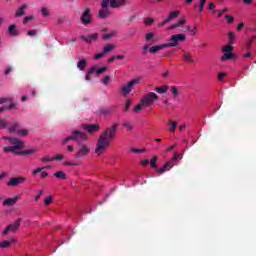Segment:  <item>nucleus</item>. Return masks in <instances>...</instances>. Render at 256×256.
<instances>
[{
  "mask_svg": "<svg viewBox=\"0 0 256 256\" xmlns=\"http://www.w3.org/2000/svg\"><path fill=\"white\" fill-rule=\"evenodd\" d=\"M117 131H119V123H114L104 130L96 144L95 153L97 155H101L111 145L112 139L117 137Z\"/></svg>",
  "mask_w": 256,
  "mask_h": 256,
  "instance_id": "1",
  "label": "nucleus"
},
{
  "mask_svg": "<svg viewBox=\"0 0 256 256\" xmlns=\"http://www.w3.org/2000/svg\"><path fill=\"white\" fill-rule=\"evenodd\" d=\"M88 138L89 137L87 134H85V132L74 130L72 131L71 136H68L62 140V145H67L69 141H87Z\"/></svg>",
  "mask_w": 256,
  "mask_h": 256,
  "instance_id": "2",
  "label": "nucleus"
},
{
  "mask_svg": "<svg viewBox=\"0 0 256 256\" xmlns=\"http://www.w3.org/2000/svg\"><path fill=\"white\" fill-rule=\"evenodd\" d=\"M10 145L12 146H5L3 148L4 153H14L17 155V152L19 149H23V141L19 140V138H12L10 139Z\"/></svg>",
  "mask_w": 256,
  "mask_h": 256,
  "instance_id": "3",
  "label": "nucleus"
},
{
  "mask_svg": "<svg viewBox=\"0 0 256 256\" xmlns=\"http://www.w3.org/2000/svg\"><path fill=\"white\" fill-rule=\"evenodd\" d=\"M141 101L144 107H151V105H154L155 101H159V95L155 92H149L141 98Z\"/></svg>",
  "mask_w": 256,
  "mask_h": 256,
  "instance_id": "4",
  "label": "nucleus"
},
{
  "mask_svg": "<svg viewBox=\"0 0 256 256\" xmlns=\"http://www.w3.org/2000/svg\"><path fill=\"white\" fill-rule=\"evenodd\" d=\"M140 83L141 78H134L121 88V92L123 95H129V93L133 91V87H135V85H139Z\"/></svg>",
  "mask_w": 256,
  "mask_h": 256,
  "instance_id": "5",
  "label": "nucleus"
},
{
  "mask_svg": "<svg viewBox=\"0 0 256 256\" xmlns=\"http://www.w3.org/2000/svg\"><path fill=\"white\" fill-rule=\"evenodd\" d=\"M179 41L183 42L186 41L185 34H175L172 35L170 38V42L166 43V47H177L179 45Z\"/></svg>",
  "mask_w": 256,
  "mask_h": 256,
  "instance_id": "6",
  "label": "nucleus"
},
{
  "mask_svg": "<svg viewBox=\"0 0 256 256\" xmlns=\"http://www.w3.org/2000/svg\"><path fill=\"white\" fill-rule=\"evenodd\" d=\"M88 153H91V148L85 144H79L78 150L75 154L76 159H83Z\"/></svg>",
  "mask_w": 256,
  "mask_h": 256,
  "instance_id": "7",
  "label": "nucleus"
},
{
  "mask_svg": "<svg viewBox=\"0 0 256 256\" xmlns=\"http://www.w3.org/2000/svg\"><path fill=\"white\" fill-rule=\"evenodd\" d=\"M222 51H224V54L221 57V61H229V59H233V46H224Z\"/></svg>",
  "mask_w": 256,
  "mask_h": 256,
  "instance_id": "8",
  "label": "nucleus"
},
{
  "mask_svg": "<svg viewBox=\"0 0 256 256\" xmlns=\"http://www.w3.org/2000/svg\"><path fill=\"white\" fill-rule=\"evenodd\" d=\"M80 19L83 25H89L91 23V8H86Z\"/></svg>",
  "mask_w": 256,
  "mask_h": 256,
  "instance_id": "9",
  "label": "nucleus"
},
{
  "mask_svg": "<svg viewBox=\"0 0 256 256\" xmlns=\"http://www.w3.org/2000/svg\"><path fill=\"white\" fill-rule=\"evenodd\" d=\"M98 113L99 115H103L104 117L113 115V113H115V106L101 107L99 108Z\"/></svg>",
  "mask_w": 256,
  "mask_h": 256,
  "instance_id": "10",
  "label": "nucleus"
},
{
  "mask_svg": "<svg viewBox=\"0 0 256 256\" xmlns=\"http://www.w3.org/2000/svg\"><path fill=\"white\" fill-rule=\"evenodd\" d=\"M21 183H25V177H14L11 178L7 185L8 187H17V185H21Z\"/></svg>",
  "mask_w": 256,
  "mask_h": 256,
  "instance_id": "11",
  "label": "nucleus"
},
{
  "mask_svg": "<svg viewBox=\"0 0 256 256\" xmlns=\"http://www.w3.org/2000/svg\"><path fill=\"white\" fill-rule=\"evenodd\" d=\"M98 38H99V33L90 34L88 36H85V35L80 36V39H82V41H85V43H93V41H95Z\"/></svg>",
  "mask_w": 256,
  "mask_h": 256,
  "instance_id": "12",
  "label": "nucleus"
},
{
  "mask_svg": "<svg viewBox=\"0 0 256 256\" xmlns=\"http://www.w3.org/2000/svg\"><path fill=\"white\" fill-rule=\"evenodd\" d=\"M84 129L88 133H97V131L101 129V126H99L98 124H86L84 125Z\"/></svg>",
  "mask_w": 256,
  "mask_h": 256,
  "instance_id": "13",
  "label": "nucleus"
},
{
  "mask_svg": "<svg viewBox=\"0 0 256 256\" xmlns=\"http://www.w3.org/2000/svg\"><path fill=\"white\" fill-rule=\"evenodd\" d=\"M173 167V162L169 161L166 162L162 167L157 169V173L160 175H163V173H166V171H169Z\"/></svg>",
  "mask_w": 256,
  "mask_h": 256,
  "instance_id": "14",
  "label": "nucleus"
},
{
  "mask_svg": "<svg viewBox=\"0 0 256 256\" xmlns=\"http://www.w3.org/2000/svg\"><path fill=\"white\" fill-rule=\"evenodd\" d=\"M17 201H19V196H15L14 198H7L3 201L2 205L3 207H13Z\"/></svg>",
  "mask_w": 256,
  "mask_h": 256,
  "instance_id": "15",
  "label": "nucleus"
},
{
  "mask_svg": "<svg viewBox=\"0 0 256 256\" xmlns=\"http://www.w3.org/2000/svg\"><path fill=\"white\" fill-rule=\"evenodd\" d=\"M125 3V0H111V8L117 9L118 7H123L125 6Z\"/></svg>",
  "mask_w": 256,
  "mask_h": 256,
  "instance_id": "16",
  "label": "nucleus"
},
{
  "mask_svg": "<svg viewBox=\"0 0 256 256\" xmlns=\"http://www.w3.org/2000/svg\"><path fill=\"white\" fill-rule=\"evenodd\" d=\"M8 33L11 37H17L19 35V31L17 30V26L12 24L8 27Z\"/></svg>",
  "mask_w": 256,
  "mask_h": 256,
  "instance_id": "17",
  "label": "nucleus"
},
{
  "mask_svg": "<svg viewBox=\"0 0 256 256\" xmlns=\"http://www.w3.org/2000/svg\"><path fill=\"white\" fill-rule=\"evenodd\" d=\"M8 227H10V231H18L19 227H21V219L18 218L13 224H9Z\"/></svg>",
  "mask_w": 256,
  "mask_h": 256,
  "instance_id": "18",
  "label": "nucleus"
},
{
  "mask_svg": "<svg viewBox=\"0 0 256 256\" xmlns=\"http://www.w3.org/2000/svg\"><path fill=\"white\" fill-rule=\"evenodd\" d=\"M181 14V12L179 10L176 11H172L168 17L166 18V22H170L173 21V19H177L179 17V15Z\"/></svg>",
  "mask_w": 256,
  "mask_h": 256,
  "instance_id": "19",
  "label": "nucleus"
},
{
  "mask_svg": "<svg viewBox=\"0 0 256 256\" xmlns=\"http://www.w3.org/2000/svg\"><path fill=\"white\" fill-rule=\"evenodd\" d=\"M28 7L29 6H27V4L20 6L19 9L16 11L14 17H23V15H25V9H27Z\"/></svg>",
  "mask_w": 256,
  "mask_h": 256,
  "instance_id": "20",
  "label": "nucleus"
},
{
  "mask_svg": "<svg viewBox=\"0 0 256 256\" xmlns=\"http://www.w3.org/2000/svg\"><path fill=\"white\" fill-rule=\"evenodd\" d=\"M161 49H167L166 44L152 46L149 48V53H157V51H161Z\"/></svg>",
  "mask_w": 256,
  "mask_h": 256,
  "instance_id": "21",
  "label": "nucleus"
},
{
  "mask_svg": "<svg viewBox=\"0 0 256 256\" xmlns=\"http://www.w3.org/2000/svg\"><path fill=\"white\" fill-rule=\"evenodd\" d=\"M170 91L172 93L173 99H177L179 95H181V92L179 91V87L177 86H171Z\"/></svg>",
  "mask_w": 256,
  "mask_h": 256,
  "instance_id": "22",
  "label": "nucleus"
},
{
  "mask_svg": "<svg viewBox=\"0 0 256 256\" xmlns=\"http://www.w3.org/2000/svg\"><path fill=\"white\" fill-rule=\"evenodd\" d=\"M9 133H15L19 129V122L13 121L10 126L7 127Z\"/></svg>",
  "mask_w": 256,
  "mask_h": 256,
  "instance_id": "23",
  "label": "nucleus"
},
{
  "mask_svg": "<svg viewBox=\"0 0 256 256\" xmlns=\"http://www.w3.org/2000/svg\"><path fill=\"white\" fill-rule=\"evenodd\" d=\"M13 243H15V239H12V241H3L0 243V248L1 249H9V247H11V245H13Z\"/></svg>",
  "mask_w": 256,
  "mask_h": 256,
  "instance_id": "24",
  "label": "nucleus"
},
{
  "mask_svg": "<svg viewBox=\"0 0 256 256\" xmlns=\"http://www.w3.org/2000/svg\"><path fill=\"white\" fill-rule=\"evenodd\" d=\"M183 61L188 63H195V59H193V56L189 52L183 54Z\"/></svg>",
  "mask_w": 256,
  "mask_h": 256,
  "instance_id": "25",
  "label": "nucleus"
},
{
  "mask_svg": "<svg viewBox=\"0 0 256 256\" xmlns=\"http://www.w3.org/2000/svg\"><path fill=\"white\" fill-rule=\"evenodd\" d=\"M168 126H169V131H170L171 133H174V131H176V129H177V122H175V121L169 119V120H168Z\"/></svg>",
  "mask_w": 256,
  "mask_h": 256,
  "instance_id": "26",
  "label": "nucleus"
},
{
  "mask_svg": "<svg viewBox=\"0 0 256 256\" xmlns=\"http://www.w3.org/2000/svg\"><path fill=\"white\" fill-rule=\"evenodd\" d=\"M54 177H56V179H61L62 181H65L67 179V174H65V172L63 171H58L54 173Z\"/></svg>",
  "mask_w": 256,
  "mask_h": 256,
  "instance_id": "27",
  "label": "nucleus"
},
{
  "mask_svg": "<svg viewBox=\"0 0 256 256\" xmlns=\"http://www.w3.org/2000/svg\"><path fill=\"white\" fill-rule=\"evenodd\" d=\"M15 102H11L8 106L0 107V113H4L5 111H11L15 107Z\"/></svg>",
  "mask_w": 256,
  "mask_h": 256,
  "instance_id": "28",
  "label": "nucleus"
},
{
  "mask_svg": "<svg viewBox=\"0 0 256 256\" xmlns=\"http://www.w3.org/2000/svg\"><path fill=\"white\" fill-rule=\"evenodd\" d=\"M108 16H109L108 9H101L98 13V17H100V19H107Z\"/></svg>",
  "mask_w": 256,
  "mask_h": 256,
  "instance_id": "29",
  "label": "nucleus"
},
{
  "mask_svg": "<svg viewBox=\"0 0 256 256\" xmlns=\"http://www.w3.org/2000/svg\"><path fill=\"white\" fill-rule=\"evenodd\" d=\"M113 49H115V44H109L103 48L102 52L104 53V55H107V53H111Z\"/></svg>",
  "mask_w": 256,
  "mask_h": 256,
  "instance_id": "30",
  "label": "nucleus"
},
{
  "mask_svg": "<svg viewBox=\"0 0 256 256\" xmlns=\"http://www.w3.org/2000/svg\"><path fill=\"white\" fill-rule=\"evenodd\" d=\"M77 67L80 71H83V69H85V67H87V60L81 59L80 61H78Z\"/></svg>",
  "mask_w": 256,
  "mask_h": 256,
  "instance_id": "31",
  "label": "nucleus"
},
{
  "mask_svg": "<svg viewBox=\"0 0 256 256\" xmlns=\"http://www.w3.org/2000/svg\"><path fill=\"white\" fill-rule=\"evenodd\" d=\"M143 107H145V104H143L142 100H140V103L133 108V112L139 113L143 110Z\"/></svg>",
  "mask_w": 256,
  "mask_h": 256,
  "instance_id": "32",
  "label": "nucleus"
},
{
  "mask_svg": "<svg viewBox=\"0 0 256 256\" xmlns=\"http://www.w3.org/2000/svg\"><path fill=\"white\" fill-rule=\"evenodd\" d=\"M168 90L169 86H161L155 88V91H157L160 95H163V93H167Z\"/></svg>",
  "mask_w": 256,
  "mask_h": 256,
  "instance_id": "33",
  "label": "nucleus"
},
{
  "mask_svg": "<svg viewBox=\"0 0 256 256\" xmlns=\"http://www.w3.org/2000/svg\"><path fill=\"white\" fill-rule=\"evenodd\" d=\"M33 153H35V149L22 150L17 152L16 155H33Z\"/></svg>",
  "mask_w": 256,
  "mask_h": 256,
  "instance_id": "34",
  "label": "nucleus"
},
{
  "mask_svg": "<svg viewBox=\"0 0 256 256\" xmlns=\"http://www.w3.org/2000/svg\"><path fill=\"white\" fill-rule=\"evenodd\" d=\"M228 39H229L230 45H234L235 44V32H229Z\"/></svg>",
  "mask_w": 256,
  "mask_h": 256,
  "instance_id": "35",
  "label": "nucleus"
},
{
  "mask_svg": "<svg viewBox=\"0 0 256 256\" xmlns=\"http://www.w3.org/2000/svg\"><path fill=\"white\" fill-rule=\"evenodd\" d=\"M93 73H95V67H92L88 70L86 74V81H91V75H93Z\"/></svg>",
  "mask_w": 256,
  "mask_h": 256,
  "instance_id": "36",
  "label": "nucleus"
},
{
  "mask_svg": "<svg viewBox=\"0 0 256 256\" xmlns=\"http://www.w3.org/2000/svg\"><path fill=\"white\" fill-rule=\"evenodd\" d=\"M150 167H152V169H157V156H154L150 160Z\"/></svg>",
  "mask_w": 256,
  "mask_h": 256,
  "instance_id": "37",
  "label": "nucleus"
},
{
  "mask_svg": "<svg viewBox=\"0 0 256 256\" xmlns=\"http://www.w3.org/2000/svg\"><path fill=\"white\" fill-rule=\"evenodd\" d=\"M115 35H116L115 32H112V33H109V34H103L102 39H104V41H108V39H111V37H115Z\"/></svg>",
  "mask_w": 256,
  "mask_h": 256,
  "instance_id": "38",
  "label": "nucleus"
},
{
  "mask_svg": "<svg viewBox=\"0 0 256 256\" xmlns=\"http://www.w3.org/2000/svg\"><path fill=\"white\" fill-rule=\"evenodd\" d=\"M253 41H255V36H253L249 42L246 43L245 45V49L246 51H251V43H253Z\"/></svg>",
  "mask_w": 256,
  "mask_h": 256,
  "instance_id": "39",
  "label": "nucleus"
},
{
  "mask_svg": "<svg viewBox=\"0 0 256 256\" xmlns=\"http://www.w3.org/2000/svg\"><path fill=\"white\" fill-rule=\"evenodd\" d=\"M111 7V0H103L101 3V7H103L104 9H107V7Z\"/></svg>",
  "mask_w": 256,
  "mask_h": 256,
  "instance_id": "40",
  "label": "nucleus"
},
{
  "mask_svg": "<svg viewBox=\"0 0 256 256\" xmlns=\"http://www.w3.org/2000/svg\"><path fill=\"white\" fill-rule=\"evenodd\" d=\"M105 71H108L107 67H102V68H99V69L95 68V73L97 75H101V73H105Z\"/></svg>",
  "mask_w": 256,
  "mask_h": 256,
  "instance_id": "41",
  "label": "nucleus"
},
{
  "mask_svg": "<svg viewBox=\"0 0 256 256\" xmlns=\"http://www.w3.org/2000/svg\"><path fill=\"white\" fill-rule=\"evenodd\" d=\"M205 3H207V0H200L199 1V12L201 13V11H203V9H205Z\"/></svg>",
  "mask_w": 256,
  "mask_h": 256,
  "instance_id": "42",
  "label": "nucleus"
},
{
  "mask_svg": "<svg viewBox=\"0 0 256 256\" xmlns=\"http://www.w3.org/2000/svg\"><path fill=\"white\" fill-rule=\"evenodd\" d=\"M63 159H65L63 154H57L55 157H52V161H63Z\"/></svg>",
  "mask_w": 256,
  "mask_h": 256,
  "instance_id": "43",
  "label": "nucleus"
},
{
  "mask_svg": "<svg viewBox=\"0 0 256 256\" xmlns=\"http://www.w3.org/2000/svg\"><path fill=\"white\" fill-rule=\"evenodd\" d=\"M29 21H35V17H33V16H27V17H25V18L23 19V24H24V25H27V23H28Z\"/></svg>",
  "mask_w": 256,
  "mask_h": 256,
  "instance_id": "44",
  "label": "nucleus"
},
{
  "mask_svg": "<svg viewBox=\"0 0 256 256\" xmlns=\"http://www.w3.org/2000/svg\"><path fill=\"white\" fill-rule=\"evenodd\" d=\"M51 203H53V197H52V196H48V197L44 200V204L48 207V205H51Z\"/></svg>",
  "mask_w": 256,
  "mask_h": 256,
  "instance_id": "45",
  "label": "nucleus"
},
{
  "mask_svg": "<svg viewBox=\"0 0 256 256\" xmlns=\"http://www.w3.org/2000/svg\"><path fill=\"white\" fill-rule=\"evenodd\" d=\"M225 19L227 20V23L231 24L235 22V17L230 16V15H226Z\"/></svg>",
  "mask_w": 256,
  "mask_h": 256,
  "instance_id": "46",
  "label": "nucleus"
},
{
  "mask_svg": "<svg viewBox=\"0 0 256 256\" xmlns=\"http://www.w3.org/2000/svg\"><path fill=\"white\" fill-rule=\"evenodd\" d=\"M145 25H153V23H155V19L153 18H146L144 21Z\"/></svg>",
  "mask_w": 256,
  "mask_h": 256,
  "instance_id": "47",
  "label": "nucleus"
},
{
  "mask_svg": "<svg viewBox=\"0 0 256 256\" xmlns=\"http://www.w3.org/2000/svg\"><path fill=\"white\" fill-rule=\"evenodd\" d=\"M130 151L132 153H145V148L143 149L131 148Z\"/></svg>",
  "mask_w": 256,
  "mask_h": 256,
  "instance_id": "48",
  "label": "nucleus"
},
{
  "mask_svg": "<svg viewBox=\"0 0 256 256\" xmlns=\"http://www.w3.org/2000/svg\"><path fill=\"white\" fill-rule=\"evenodd\" d=\"M28 37H36L37 36V30H29L27 32Z\"/></svg>",
  "mask_w": 256,
  "mask_h": 256,
  "instance_id": "49",
  "label": "nucleus"
},
{
  "mask_svg": "<svg viewBox=\"0 0 256 256\" xmlns=\"http://www.w3.org/2000/svg\"><path fill=\"white\" fill-rule=\"evenodd\" d=\"M0 129H7V122L3 119H0Z\"/></svg>",
  "mask_w": 256,
  "mask_h": 256,
  "instance_id": "50",
  "label": "nucleus"
},
{
  "mask_svg": "<svg viewBox=\"0 0 256 256\" xmlns=\"http://www.w3.org/2000/svg\"><path fill=\"white\" fill-rule=\"evenodd\" d=\"M42 163H51L53 161V157H43L41 158Z\"/></svg>",
  "mask_w": 256,
  "mask_h": 256,
  "instance_id": "51",
  "label": "nucleus"
},
{
  "mask_svg": "<svg viewBox=\"0 0 256 256\" xmlns=\"http://www.w3.org/2000/svg\"><path fill=\"white\" fill-rule=\"evenodd\" d=\"M187 23V20L185 18L180 19L175 25H178L177 27H181V25H185Z\"/></svg>",
  "mask_w": 256,
  "mask_h": 256,
  "instance_id": "52",
  "label": "nucleus"
},
{
  "mask_svg": "<svg viewBox=\"0 0 256 256\" xmlns=\"http://www.w3.org/2000/svg\"><path fill=\"white\" fill-rule=\"evenodd\" d=\"M111 81V77L105 76L102 80L103 85H109V82Z\"/></svg>",
  "mask_w": 256,
  "mask_h": 256,
  "instance_id": "53",
  "label": "nucleus"
},
{
  "mask_svg": "<svg viewBox=\"0 0 256 256\" xmlns=\"http://www.w3.org/2000/svg\"><path fill=\"white\" fill-rule=\"evenodd\" d=\"M154 35L155 34L153 32L146 34V36H145L146 41H151V39H153Z\"/></svg>",
  "mask_w": 256,
  "mask_h": 256,
  "instance_id": "54",
  "label": "nucleus"
},
{
  "mask_svg": "<svg viewBox=\"0 0 256 256\" xmlns=\"http://www.w3.org/2000/svg\"><path fill=\"white\" fill-rule=\"evenodd\" d=\"M123 127H125L128 131H132L133 130V126H131V124L129 122H125L123 124Z\"/></svg>",
  "mask_w": 256,
  "mask_h": 256,
  "instance_id": "55",
  "label": "nucleus"
},
{
  "mask_svg": "<svg viewBox=\"0 0 256 256\" xmlns=\"http://www.w3.org/2000/svg\"><path fill=\"white\" fill-rule=\"evenodd\" d=\"M103 57H105V53H103V51H102V53L96 54L94 56V59L99 60V59H103Z\"/></svg>",
  "mask_w": 256,
  "mask_h": 256,
  "instance_id": "56",
  "label": "nucleus"
},
{
  "mask_svg": "<svg viewBox=\"0 0 256 256\" xmlns=\"http://www.w3.org/2000/svg\"><path fill=\"white\" fill-rule=\"evenodd\" d=\"M129 109H131V100H126V106H125V109L124 111H129Z\"/></svg>",
  "mask_w": 256,
  "mask_h": 256,
  "instance_id": "57",
  "label": "nucleus"
},
{
  "mask_svg": "<svg viewBox=\"0 0 256 256\" xmlns=\"http://www.w3.org/2000/svg\"><path fill=\"white\" fill-rule=\"evenodd\" d=\"M208 9L210 11H213V13H217V10H215V4H213L212 2L208 5Z\"/></svg>",
  "mask_w": 256,
  "mask_h": 256,
  "instance_id": "58",
  "label": "nucleus"
},
{
  "mask_svg": "<svg viewBox=\"0 0 256 256\" xmlns=\"http://www.w3.org/2000/svg\"><path fill=\"white\" fill-rule=\"evenodd\" d=\"M44 170V168H37V169H35V170H33V172H32V175H37L38 173H41V171H43Z\"/></svg>",
  "mask_w": 256,
  "mask_h": 256,
  "instance_id": "59",
  "label": "nucleus"
},
{
  "mask_svg": "<svg viewBox=\"0 0 256 256\" xmlns=\"http://www.w3.org/2000/svg\"><path fill=\"white\" fill-rule=\"evenodd\" d=\"M41 13L44 15V17H47V15H49V10H47V8H42Z\"/></svg>",
  "mask_w": 256,
  "mask_h": 256,
  "instance_id": "60",
  "label": "nucleus"
},
{
  "mask_svg": "<svg viewBox=\"0 0 256 256\" xmlns=\"http://www.w3.org/2000/svg\"><path fill=\"white\" fill-rule=\"evenodd\" d=\"M11 71H13V68H11V66H8L5 71H4V75H9V73H11Z\"/></svg>",
  "mask_w": 256,
  "mask_h": 256,
  "instance_id": "61",
  "label": "nucleus"
},
{
  "mask_svg": "<svg viewBox=\"0 0 256 256\" xmlns=\"http://www.w3.org/2000/svg\"><path fill=\"white\" fill-rule=\"evenodd\" d=\"M29 133V131H27V130H18V132H17V134L18 135H27Z\"/></svg>",
  "mask_w": 256,
  "mask_h": 256,
  "instance_id": "62",
  "label": "nucleus"
},
{
  "mask_svg": "<svg viewBox=\"0 0 256 256\" xmlns=\"http://www.w3.org/2000/svg\"><path fill=\"white\" fill-rule=\"evenodd\" d=\"M41 195H43V190H39L38 195L35 196V201H39V199H41Z\"/></svg>",
  "mask_w": 256,
  "mask_h": 256,
  "instance_id": "63",
  "label": "nucleus"
},
{
  "mask_svg": "<svg viewBox=\"0 0 256 256\" xmlns=\"http://www.w3.org/2000/svg\"><path fill=\"white\" fill-rule=\"evenodd\" d=\"M226 75H227L226 73H219V74H218V80H219V81H223V78H225Z\"/></svg>",
  "mask_w": 256,
  "mask_h": 256,
  "instance_id": "64",
  "label": "nucleus"
}]
</instances>
